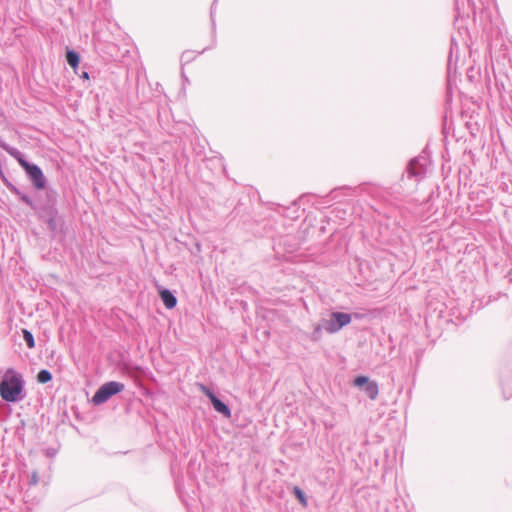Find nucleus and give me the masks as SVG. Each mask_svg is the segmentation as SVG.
Instances as JSON below:
<instances>
[{
  "instance_id": "obj_9",
  "label": "nucleus",
  "mask_w": 512,
  "mask_h": 512,
  "mask_svg": "<svg viewBox=\"0 0 512 512\" xmlns=\"http://www.w3.org/2000/svg\"><path fill=\"white\" fill-rule=\"evenodd\" d=\"M159 295L166 308L172 309L176 306L177 299L170 290L160 289Z\"/></svg>"
},
{
  "instance_id": "obj_17",
  "label": "nucleus",
  "mask_w": 512,
  "mask_h": 512,
  "mask_svg": "<svg viewBox=\"0 0 512 512\" xmlns=\"http://www.w3.org/2000/svg\"><path fill=\"white\" fill-rule=\"evenodd\" d=\"M20 199H21L24 203H26V204H28V205H32V200H31V199H30V197H28L27 195H25V194L20 195Z\"/></svg>"
},
{
  "instance_id": "obj_3",
  "label": "nucleus",
  "mask_w": 512,
  "mask_h": 512,
  "mask_svg": "<svg viewBox=\"0 0 512 512\" xmlns=\"http://www.w3.org/2000/svg\"><path fill=\"white\" fill-rule=\"evenodd\" d=\"M125 385L121 382L110 381L106 382L99 387L96 393L92 397L94 405H101L107 402L112 396L122 392Z\"/></svg>"
},
{
  "instance_id": "obj_4",
  "label": "nucleus",
  "mask_w": 512,
  "mask_h": 512,
  "mask_svg": "<svg viewBox=\"0 0 512 512\" xmlns=\"http://www.w3.org/2000/svg\"><path fill=\"white\" fill-rule=\"evenodd\" d=\"M496 87L499 92L500 105L502 108L509 106V102L512 100V83L508 75L501 70L496 74Z\"/></svg>"
},
{
  "instance_id": "obj_14",
  "label": "nucleus",
  "mask_w": 512,
  "mask_h": 512,
  "mask_svg": "<svg viewBox=\"0 0 512 512\" xmlns=\"http://www.w3.org/2000/svg\"><path fill=\"white\" fill-rule=\"evenodd\" d=\"M323 329H324L323 323L322 324H313V332H312L311 339L313 341H318L321 338Z\"/></svg>"
},
{
  "instance_id": "obj_15",
  "label": "nucleus",
  "mask_w": 512,
  "mask_h": 512,
  "mask_svg": "<svg viewBox=\"0 0 512 512\" xmlns=\"http://www.w3.org/2000/svg\"><path fill=\"white\" fill-rule=\"evenodd\" d=\"M23 338L29 348L35 347V340L30 331L24 329L23 330Z\"/></svg>"
},
{
  "instance_id": "obj_8",
  "label": "nucleus",
  "mask_w": 512,
  "mask_h": 512,
  "mask_svg": "<svg viewBox=\"0 0 512 512\" xmlns=\"http://www.w3.org/2000/svg\"><path fill=\"white\" fill-rule=\"evenodd\" d=\"M201 391L210 399L213 408L218 413L222 414L223 416L229 418L231 416V410L230 408L222 402L220 399H218L215 394L208 389L206 386L201 385Z\"/></svg>"
},
{
  "instance_id": "obj_11",
  "label": "nucleus",
  "mask_w": 512,
  "mask_h": 512,
  "mask_svg": "<svg viewBox=\"0 0 512 512\" xmlns=\"http://www.w3.org/2000/svg\"><path fill=\"white\" fill-rule=\"evenodd\" d=\"M66 60H67L68 64L73 69H76L78 64H79L80 57H79L78 53L75 52L74 50L67 49V51H66Z\"/></svg>"
},
{
  "instance_id": "obj_16",
  "label": "nucleus",
  "mask_w": 512,
  "mask_h": 512,
  "mask_svg": "<svg viewBox=\"0 0 512 512\" xmlns=\"http://www.w3.org/2000/svg\"><path fill=\"white\" fill-rule=\"evenodd\" d=\"M38 482H39L38 473L36 471H34V472H32V474L30 476L29 484L31 486H35L38 484Z\"/></svg>"
},
{
  "instance_id": "obj_5",
  "label": "nucleus",
  "mask_w": 512,
  "mask_h": 512,
  "mask_svg": "<svg viewBox=\"0 0 512 512\" xmlns=\"http://www.w3.org/2000/svg\"><path fill=\"white\" fill-rule=\"evenodd\" d=\"M351 322V315L344 312H333L329 319L323 320L324 330L328 333H336Z\"/></svg>"
},
{
  "instance_id": "obj_10",
  "label": "nucleus",
  "mask_w": 512,
  "mask_h": 512,
  "mask_svg": "<svg viewBox=\"0 0 512 512\" xmlns=\"http://www.w3.org/2000/svg\"><path fill=\"white\" fill-rule=\"evenodd\" d=\"M46 223L50 231L56 232L61 224V220L56 212L50 211Z\"/></svg>"
},
{
  "instance_id": "obj_12",
  "label": "nucleus",
  "mask_w": 512,
  "mask_h": 512,
  "mask_svg": "<svg viewBox=\"0 0 512 512\" xmlns=\"http://www.w3.org/2000/svg\"><path fill=\"white\" fill-rule=\"evenodd\" d=\"M52 380V374L50 371L46 369H42L37 374V381L39 383L45 384Z\"/></svg>"
},
{
  "instance_id": "obj_2",
  "label": "nucleus",
  "mask_w": 512,
  "mask_h": 512,
  "mask_svg": "<svg viewBox=\"0 0 512 512\" xmlns=\"http://www.w3.org/2000/svg\"><path fill=\"white\" fill-rule=\"evenodd\" d=\"M7 151L18 160L34 187L38 190L44 189L46 185V178L40 167L23 159L21 153L16 149H7Z\"/></svg>"
},
{
  "instance_id": "obj_13",
  "label": "nucleus",
  "mask_w": 512,
  "mask_h": 512,
  "mask_svg": "<svg viewBox=\"0 0 512 512\" xmlns=\"http://www.w3.org/2000/svg\"><path fill=\"white\" fill-rule=\"evenodd\" d=\"M293 494L295 495V497L299 500V502L304 507L307 506V504H308L307 497H306L304 491L300 487L294 486L293 487Z\"/></svg>"
},
{
  "instance_id": "obj_7",
  "label": "nucleus",
  "mask_w": 512,
  "mask_h": 512,
  "mask_svg": "<svg viewBox=\"0 0 512 512\" xmlns=\"http://www.w3.org/2000/svg\"><path fill=\"white\" fill-rule=\"evenodd\" d=\"M354 386L361 388L371 400H375L379 394V388L376 381L370 380L366 376H358L354 379Z\"/></svg>"
},
{
  "instance_id": "obj_6",
  "label": "nucleus",
  "mask_w": 512,
  "mask_h": 512,
  "mask_svg": "<svg viewBox=\"0 0 512 512\" xmlns=\"http://www.w3.org/2000/svg\"><path fill=\"white\" fill-rule=\"evenodd\" d=\"M429 161L425 156H419L412 159L408 165L407 173L409 177L421 178L428 170Z\"/></svg>"
},
{
  "instance_id": "obj_18",
  "label": "nucleus",
  "mask_w": 512,
  "mask_h": 512,
  "mask_svg": "<svg viewBox=\"0 0 512 512\" xmlns=\"http://www.w3.org/2000/svg\"><path fill=\"white\" fill-rule=\"evenodd\" d=\"M80 77L83 78V79L88 80L89 79V74H88V72L83 71L82 74L80 75Z\"/></svg>"
},
{
  "instance_id": "obj_1",
  "label": "nucleus",
  "mask_w": 512,
  "mask_h": 512,
  "mask_svg": "<svg viewBox=\"0 0 512 512\" xmlns=\"http://www.w3.org/2000/svg\"><path fill=\"white\" fill-rule=\"evenodd\" d=\"M25 381L21 373L8 368L0 383V396L7 402H18L25 397Z\"/></svg>"
}]
</instances>
